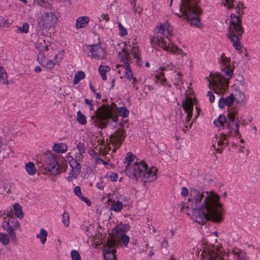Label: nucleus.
<instances>
[{"label":"nucleus","mask_w":260,"mask_h":260,"mask_svg":"<svg viewBox=\"0 0 260 260\" xmlns=\"http://www.w3.org/2000/svg\"><path fill=\"white\" fill-rule=\"evenodd\" d=\"M68 146L64 143H57L54 144L53 147V150L55 152L58 153H62L67 151Z\"/></svg>","instance_id":"obj_23"},{"label":"nucleus","mask_w":260,"mask_h":260,"mask_svg":"<svg viewBox=\"0 0 260 260\" xmlns=\"http://www.w3.org/2000/svg\"><path fill=\"white\" fill-rule=\"evenodd\" d=\"M200 0H182L180 10L183 15L190 20L191 24L199 27L201 23L199 16L202 10L198 6Z\"/></svg>","instance_id":"obj_7"},{"label":"nucleus","mask_w":260,"mask_h":260,"mask_svg":"<svg viewBox=\"0 0 260 260\" xmlns=\"http://www.w3.org/2000/svg\"><path fill=\"white\" fill-rule=\"evenodd\" d=\"M119 32V35L121 37L124 36L127 34L126 29L122 25L120 22L118 23Z\"/></svg>","instance_id":"obj_46"},{"label":"nucleus","mask_w":260,"mask_h":260,"mask_svg":"<svg viewBox=\"0 0 260 260\" xmlns=\"http://www.w3.org/2000/svg\"><path fill=\"white\" fill-rule=\"evenodd\" d=\"M46 168L51 174L56 175L60 173L59 162L56 156L49 154L45 157Z\"/></svg>","instance_id":"obj_12"},{"label":"nucleus","mask_w":260,"mask_h":260,"mask_svg":"<svg viewBox=\"0 0 260 260\" xmlns=\"http://www.w3.org/2000/svg\"><path fill=\"white\" fill-rule=\"evenodd\" d=\"M219 61L223 64V67H229L230 66L231 58L225 56L224 53H222L219 59Z\"/></svg>","instance_id":"obj_37"},{"label":"nucleus","mask_w":260,"mask_h":260,"mask_svg":"<svg viewBox=\"0 0 260 260\" xmlns=\"http://www.w3.org/2000/svg\"><path fill=\"white\" fill-rule=\"evenodd\" d=\"M218 106L220 108L223 109L225 105H226L225 102H224V98H220L218 101Z\"/></svg>","instance_id":"obj_51"},{"label":"nucleus","mask_w":260,"mask_h":260,"mask_svg":"<svg viewBox=\"0 0 260 260\" xmlns=\"http://www.w3.org/2000/svg\"><path fill=\"white\" fill-rule=\"evenodd\" d=\"M58 21L59 15L56 11H47L37 18V28L41 31H47L55 27Z\"/></svg>","instance_id":"obj_9"},{"label":"nucleus","mask_w":260,"mask_h":260,"mask_svg":"<svg viewBox=\"0 0 260 260\" xmlns=\"http://www.w3.org/2000/svg\"><path fill=\"white\" fill-rule=\"evenodd\" d=\"M77 120L81 125H84L87 122L86 116L80 111L77 113Z\"/></svg>","instance_id":"obj_35"},{"label":"nucleus","mask_w":260,"mask_h":260,"mask_svg":"<svg viewBox=\"0 0 260 260\" xmlns=\"http://www.w3.org/2000/svg\"><path fill=\"white\" fill-rule=\"evenodd\" d=\"M235 9L237 15L234 13H231L230 15V21L229 24L227 37L232 42L233 46L235 49L239 50L242 47L241 39L244 33V28L242 25L241 17L244 13L243 9L238 8Z\"/></svg>","instance_id":"obj_4"},{"label":"nucleus","mask_w":260,"mask_h":260,"mask_svg":"<svg viewBox=\"0 0 260 260\" xmlns=\"http://www.w3.org/2000/svg\"><path fill=\"white\" fill-rule=\"evenodd\" d=\"M177 77L176 79L175 80V82L174 83V84H177L179 82V81L181 80V77L182 76V74L180 72H178L176 74Z\"/></svg>","instance_id":"obj_58"},{"label":"nucleus","mask_w":260,"mask_h":260,"mask_svg":"<svg viewBox=\"0 0 260 260\" xmlns=\"http://www.w3.org/2000/svg\"><path fill=\"white\" fill-rule=\"evenodd\" d=\"M25 169L30 175H34L37 171L35 164L31 162H29L25 165Z\"/></svg>","instance_id":"obj_30"},{"label":"nucleus","mask_w":260,"mask_h":260,"mask_svg":"<svg viewBox=\"0 0 260 260\" xmlns=\"http://www.w3.org/2000/svg\"><path fill=\"white\" fill-rule=\"evenodd\" d=\"M161 246L162 247L167 248L168 247V241L165 239L161 243Z\"/></svg>","instance_id":"obj_62"},{"label":"nucleus","mask_w":260,"mask_h":260,"mask_svg":"<svg viewBox=\"0 0 260 260\" xmlns=\"http://www.w3.org/2000/svg\"><path fill=\"white\" fill-rule=\"evenodd\" d=\"M157 169L155 167L148 169L147 165L143 161H136L129 169H126V175L132 179H137L143 176L145 178L152 181L156 179Z\"/></svg>","instance_id":"obj_6"},{"label":"nucleus","mask_w":260,"mask_h":260,"mask_svg":"<svg viewBox=\"0 0 260 260\" xmlns=\"http://www.w3.org/2000/svg\"><path fill=\"white\" fill-rule=\"evenodd\" d=\"M181 105L183 110L187 114L185 120L182 119V121L186 123L190 121L192 116L193 102L192 98L186 96V99L182 101Z\"/></svg>","instance_id":"obj_14"},{"label":"nucleus","mask_w":260,"mask_h":260,"mask_svg":"<svg viewBox=\"0 0 260 260\" xmlns=\"http://www.w3.org/2000/svg\"><path fill=\"white\" fill-rule=\"evenodd\" d=\"M223 5L224 6H228V8L229 9H232L234 8V5L231 4L230 0H225Z\"/></svg>","instance_id":"obj_59"},{"label":"nucleus","mask_w":260,"mask_h":260,"mask_svg":"<svg viewBox=\"0 0 260 260\" xmlns=\"http://www.w3.org/2000/svg\"><path fill=\"white\" fill-rule=\"evenodd\" d=\"M115 246L116 242L115 240L112 238L107 239L104 252L105 260H117L116 255H115Z\"/></svg>","instance_id":"obj_13"},{"label":"nucleus","mask_w":260,"mask_h":260,"mask_svg":"<svg viewBox=\"0 0 260 260\" xmlns=\"http://www.w3.org/2000/svg\"><path fill=\"white\" fill-rule=\"evenodd\" d=\"M207 95L209 96V101L210 103L214 102L215 100V96L211 91H209L207 93Z\"/></svg>","instance_id":"obj_57"},{"label":"nucleus","mask_w":260,"mask_h":260,"mask_svg":"<svg viewBox=\"0 0 260 260\" xmlns=\"http://www.w3.org/2000/svg\"><path fill=\"white\" fill-rule=\"evenodd\" d=\"M14 212L15 216L21 219L23 217V214L22 210V207L18 203H16L13 205Z\"/></svg>","instance_id":"obj_25"},{"label":"nucleus","mask_w":260,"mask_h":260,"mask_svg":"<svg viewBox=\"0 0 260 260\" xmlns=\"http://www.w3.org/2000/svg\"><path fill=\"white\" fill-rule=\"evenodd\" d=\"M124 77L127 78V80H131L133 78V74L129 64H127L126 66H124Z\"/></svg>","instance_id":"obj_38"},{"label":"nucleus","mask_w":260,"mask_h":260,"mask_svg":"<svg viewBox=\"0 0 260 260\" xmlns=\"http://www.w3.org/2000/svg\"><path fill=\"white\" fill-rule=\"evenodd\" d=\"M125 132L124 129L121 128L115 131V132L110 136L109 139L110 143L114 146H116L117 148H119L125 139Z\"/></svg>","instance_id":"obj_15"},{"label":"nucleus","mask_w":260,"mask_h":260,"mask_svg":"<svg viewBox=\"0 0 260 260\" xmlns=\"http://www.w3.org/2000/svg\"><path fill=\"white\" fill-rule=\"evenodd\" d=\"M89 154L90 156L93 158H95L96 159V157H99V154L98 153H96L93 149H91L89 151Z\"/></svg>","instance_id":"obj_56"},{"label":"nucleus","mask_w":260,"mask_h":260,"mask_svg":"<svg viewBox=\"0 0 260 260\" xmlns=\"http://www.w3.org/2000/svg\"><path fill=\"white\" fill-rule=\"evenodd\" d=\"M164 70H173V65L170 64L167 65L166 67H164L161 68V72L159 73L156 74L155 76V82L156 83H159L160 84L167 86L168 88L171 87V85L167 82L166 78L165 77V75L162 72Z\"/></svg>","instance_id":"obj_18"},{"label":"nucleus","mask_w":260,"mask_h":260,"mask_svg":"<svg viewBox=\"0 0 260 260\" xmlns=\"http://www.w3.org/2000/svg\"><path fill=\"white\" fill-rule=\"evenodd\" d=\"M173 28L168 23L156 26L154 35L151 37L152 45L160 47L165 51L178 54H182V50L175 45L170 39L172 36Z\"/></svg>","instance_id":"obj_3"},{"label":"nucleus","mask_w":260,"mask_h":260,"mask_svg":"<svg viewBox=\"0 0 260 260\" xmlns=\"http://www.w3.org/2000/svg\"><path fill=\"white\" fill-rule=\"evenodd\" d=\"M235 94L236 96L238 97L239 100L244 101L245 98V96L243 91H244L245 90H241L238 88H236V87H235Z\"/></svg>","instance_id":"obj_41"},{"label":"nucleus","mask_w":260,"mask_h":260,"mask_svg":"<svg viewBox=\"0 0 260 260\" xmlns=\"http://www.w3.org/2000/svg\"><path fill=\"white\" fill-rule=\"evenodd\" d=\"M86 48L90 53V54H88V55L92 57L101 59L104 58L106 56L105 49L99 44L86 46Z\"/></svg>","instance_id":"obj_16"},{"label":"nucleus","mask_w":260,"mask_h":260,"mask_svg":"<svg viewBox=\"0 0 260 260\" xmlns=\"http://www.w3.org/2000/svg\"><path fill=\"white\" fill-rule=\"evenodd\" d=\"M237 82H238V83H237L238 85L236 88H238L241 90H246L247 87V83L245 81L243 76L240 77L239 78L237 79Z\"/></svg>","instance_id":"obj_39"},{"label":"nucleus","mask_w":260,"mask_h":260,"mask_svg":"<svg viewBox=\"0 0 260 260\" xmlns=\"http://www.w3.org/2000/svg\"><path fill=\"white\" fill-rule=\"evenodd\" d=\"M85 77V73L83 71H78L75 74L73 79V84H78L82 79Z\"/></svg>","instance_id":"obj_31"},{"label":"nucleus","mask_w":260,"mask_h":260,"mask_svg":"<svg viewBox=\"0 0 260 260\" xmlns=\"http://www.w3.org/2000/svg\"><path fill=\"white\" fill-rule=\"evenodd\" d=\"M237 112L235 111L230 112L228 114V121L227 123V127L230 131L228 133V136H231L233 132H235V134L238 136L239 134V120L236 117Z\"/></svg>","instance_id":"obj_11"},{"label":"nucleus","mask_w":260,"mask_h":260,"mask_svg":"<svg viewBox=\"0 0 260 260\" xmlns=\"http://www.w3.org/2000/svg\"><path fill=\"white\" fill-rule=\"evenodd\" d=\"M9 237V234L0 233V242L4 245H8L10 242Z\"/></svg>","instance_id":"obj_36"},{"label":"nucleus","mask_w":260,"mask_h":260,"mask_svg":"<svg viewBox=\"0 0 260 260\" xmlns=\"http://www.w3.org/2000/svg\"><path fill=\"white\" fill-rule=\"evenodd\" d=\"M11 152L10 146L4 144L2 142V139L0 137V161L5 158L7 157Z\"/></svg>","instance_id":"obj_20"},{"label":"nucleus","mask_w":260,"mask_h":260,"mask_svg":"<svg viewBox=\"0 0 260 260\" xmlns=\"http://www.w3.org/2000/svg\"><path fill=\"white\" fill-rule=\"evenodd\" d=\"M71 257L72 260H81L79 253L76 250H72L71 251Z\"/></svg>","instance_id":"obj_44"},{"label":"nucleus","mask_w":260,"mask_h":260,"mask_svg":"<svg viewBox=\"0 0 260 260\" xmlns=\"http://www.w3.org/2000/svg\"><path fill=\"white\" fill-rule=\"evenodd\" d=\"M235 99V98L234 95L233 94H231L229 96L224 98V102L227 106L230 107L234 104Z\"/></svg>","instance_id":"obj_42"},{"label":"nucleus","mask_w":260,"mask_h":260,"mask_svg":"<svg viewBox=\"0 0 260 260\" xmlns=\"http://www.w3.org/2000/svg\"><path fill=\"white\" fill-rule=\"evenodd\" d=\"M222 247H213L212 250L208 251V257L203 260H224ZM228 260H248L246 254L242 250L235 248L229 251L226 254Z\"/></svg>","instance_id":"obj_8"},{"label":"nucleus","mask_w":260,"mask_h":260,"mask_svg":"<svg viewBox=\"0 0 260 260\" xmlns=\"http://www.w3.org/2000/svg\"><path fill=\"white\" fill-rule=\"evenodd\" d=\"M55 64L53 61L51 60H48L46 62L45 61V63L42 64L43 67H45L46 68L48 69H52L54 68Z\"/></svg>","instance_id":"obj_47"},{"label":"nucleus","mask_w":260,"mask_h":260,"mask_svg":"<svg viewBox=\"0 0 260 260\" xmlns=\"http://www.w3.org/2000/svg\"><path fill=\"white\" fill-rule=\"evenodd\" d=\"M96 163H102L104 165H106L107 164V162H106L105 161H104L102 158H101L100 157H96Z\"/></svg>","instance_id":"obj_63"},{"label":"nucleus","mask_w":260,"mask_h":260,"mask_svg":"<svg viewBox=\"0 0 260 260\" xmlns=\"http://www.w3.org/2000/svg\"><path fill=\"white\" fill-rule=\"evenodd\" d=\"M37 4L40 7L45 8L46 9L52 10L53 9L52 5L48 1L46 0H39L37 2Z\"/></svg>","instance_id":"obj_34"},{"label":"nucleus","mask_w":260,"mask_h":260,"mask_svg":"<svg viewBox=\"0 0 260 260\" xmlns=\"http://www.w3.org/2000/svg\"><path fill=\"white\" fill-rule=\"evenodd\" d=\"M74 193L79 198L81 196L82 193L79 186H76L74 189Z\"/></svg>","instance_id":"obj_52"},{"label":"nucleus","mask_w":260,"mask_h":260,"mask_svg":"<svg viewBox=\"0 0 260 260\" xmlns=\"http://www.w3.org/2000/svg\"><path fill=\"white\" fill-rule=\"evenodd\" d=\"M0 82L4 85H8V76L5 69L0 66Z\"/></svg>","instance_id":"obj_24"},{"label":"nucleus","mask_w":260,"mask_h":260,"mask_svg":"<svg viewBox=\"0 0 260 260\" xmlns=\"http://www.w3.org/2000/svg\"><path fill=\"white\" fill-rule=\"evenodd\" d=\"M226 122V119L225 117L223 115L220 114L218 118L214 121L213 123L217 127H223Z\"/></svg>","instance_id":"obj_27"},{"label":"nucleus","mask_w":260,"mask_h":260,"mask_svg":"<svg viewBox=\"0 0 260 260\" xmlns=\"http://www.w3.org/2000/svg\"><path fill=\"white\" fill-rule=\"evenodd\" d=\"M132 54L134 55V56L135 58L137 59V62H139V60H140V56H139V53H138V51H139V49L137 47H136V46L135 47H133V49H132Z\"/></svg>","instance_id":"obj_49"},{"label":"nucleus","mask_w":260,"mask_h":260,"mask_svg":"<svg viewBox=\"0 0 260 260\" xmlns=\"http://www.w3.org/2000/svg\"><path fill=\"white\" fill-rule=\"evenodd\" d=\"M6 215L9 218L6 221V217H4L5 220L3 222V226L5 230L7 232L12 240L15 241L16 240V235L15 231L18 228L20 224L18 220L13 216L11 211L8 212Z\"/></svg>","instance_id":"obj_10"},{"label":"nucleus","mask_w":260,"mask_h":260,"mask_svg":"<svg viewBox=\"0 0 260 260\" xmlns=\"http://www.w3.org/2000/svg\"><path fill=\"white\" fill-rule=\"evenodd\" d=\"M89 18L87 16H82L79 17L76 22V26L77 28L85 27L88 24Z\"/></svg>","instance_id":"obj_22"},{"label":"nucleus","mask_w":260,"mask_h":260,"mask_svg":"<svg viewBox=\"0 0 260 260\" xmlns=\"http://www.w3.org/2000/svg\"><path fill=\"white\" fill-rule=\"evenodd\" d=\"M234 8H235V9L241 8V9H244L245 8V7L244 6V5L243 2H238V3L237 4L236 6H234Z\"/></svg>","instance_id":"obj_60"},{"label":"nucleus","mask_w":260,"mask_h":260,"mask_svg":"<svg viewBox=\"0 0 260 260\" xmlns=\"http://www.w3.org/2000/svg\"><path fill=\"white\" fill-rule=\"evenodd\" d=\"M47 236L48 233L47 231L44 229H41L40 230V233L37 235L36 237L38 239H40L41 243L43 244H44L46 242Z\"/></svg>","instance_id":"obj_29"},{"label":"nucleus","mask_w":260,"mask_h":260,"mask_svg":"<svg viewBox=\"0 0 260 260\" xmlns=\"http://www.w3.org/2000/svg\"><path fill=\"white\" fill-rule=\"evenodd\" d=\"M101 17L103 20H106V22H108L109 20V17L107 14H103L101 15Z\"/></svg>","instance_id":"obj_64"},{"label":"nucleus","mask_w":260,"mask_h":260,"mask_svg":"<svg viewBox=\"0 0 260 260\" xmlns=\"http://www.w3.org/2000/svg\"><path fill=\"white\" fill-rule=\"evenodd\" d=\"M121 241L124 246H127L129 243V238L128 236L125 234H122L121 237Z\"/></svg>","instance_id":"obj_48"},{"label":"nucleus","mask_w":260,"mask_h":260,"mask_svg":"<svg viewBox=\"0 0 260 260\" xmlns=\"http://www.w3.org/2000/svg\"><path fill=\"white\" fill-rule=\"evenodd\" d=\"M123 208V204L121 202L117 201H113L112 206L110 207V210L116 212H120Z\"/></svg>","instance_id":"obj_32"},{"label":"nucleus","mask_w":260,"mask_h":260,"mask_svg":"<svg viewBox=\"0 0 260 260\" xmlns=\"http://www.w3.org/2000/svg\"><path fill=\"white\" fill-rule=\"evenodd\" d=\"M29 24H28V23L25 22L23 24V25L22 27H18L17 31V32L19 31L20 32L26 34L29 31Z\"/></svg>","instance_id":"obj_43"},{"label":"nucleus","mask_w":260,"mask_h":260,"mask_svg":"<svg viewBox=\"0 0 260 260\" xmlns=\"http://www.w3.org/2000/svg\"><path fill=\"white\" fill-rule=\"evenodd\" d=\"M69 164L72 168V170L70 173L69 176L68 177V180L70 182L72 181L73 178H77L79 174L81 171V166L77 160L72 157L69 160Z\"/></svg>","instance_id":"obj_17"},{"label":"nucleus","mask_w":260,"mask_h":260,"mask_svg":"<svg viewBox=\"0 0 260 260\" xmlns=\"http://www.w3.org/2000/svg\"><path fill=\"white\" fill-rule=\"evenodd\" d=\"M11 186L7 183L0 182V194H5L10 192Z\"/></svg>","instance_id":"obj_28"},{"label":"nucleus","mask_w":260,"mask_h":260,"mask_svg":"<svg viewBox=\"0 0 260 260\" xmlns=\"http://www.w3.org/2000/svg\"><path fill=\"white\" fill-rule=\"evenodd\" d=\"M181 195L183 196V197H186L187 196L188 193H189V191H188V189L185 187H183L182 188H181Z\"/></svg>","instance_id":"obj_55"},{"label":"nucleus","mask_w":260,"mask_h":260,"mask_svg":"<svg viewBox=\"0 0 260 260\" xmlns=\"http://www.w3.org/2000/svg\"><path fill=\"white\" fill-rule=\"evenodd\" d=\"M83 202H84L88 206L91 205L90 201L86 197H83L82 194L79 197Z\"/></svg>","instance_id":"obj_53"},{"label":"nucleus","mask_w":260,"mask_h":260,"mask_svg":"<svg viewBox=\"0 0 260 260\" xmlns=\"http://www.w3.org/2000/svg\"><path fill=\"white\" fill-rule=\"evenodd\" d=\"M45 55L44 53L40 52L38 55V60L42 66L45 63Z\"/></svg>","instance_id":"obj_50"},{"label":"nucleus","mask_w":260,"mask_h":260,"mask_svg":"<svg viewBox=\"0 0 260 260\" xmlns=\"http://www.w3.org/2000/svg\"><path fill=\"white\" fill-rule=\"evenodd\" d=\"M85 103L86 104L88 105V106H90V110H93V101L92 100H89L87 99H85L84 100Z\"/></svg>","instance_id":"obj_54"},{"label":"nucleus","mask_w":260,"mask_h":260,"mask_svg":"<svg viewBox=\"0 0 260 260\" xmlns=\"http://www.w3.org/2000/svg\"><path fill=\"white\" fill-rule=\"evenodd\" d=\"M109 177L110 178L111 180L113 181H115L118 179V176H117V174L116 173H112L109 176Z\"/></svg>","instance_id":"obj_61"},{"label":"nucleus","mask_w":260,"mask_h":260,"mask_svg":"<svg viewBox=\"0 0 260 260\" xmlns=\"http://www.w3.org/2000/svg\"><path fill=\"white\" fill-rule=\"evenodd\" d=\"M220 199V196L213 190L201 191L191 188L187 206L193 210L196 222L201 224L209 220L220 223L223 219L224 210Z\"/></svg>","instance_id":"obj_1"},{"label":"nucleus","mask_w":260,"mask_h":260,"mask_svg":"<svg viewBox=\"0 0 260 260\" xmlns=\"http://www.w3.org/2000/svg\"><path fill=\"white\" fill-rule=\"evenodd\" d=\"M112 106L102 105L94 112V115L91 117L90 122L98 128L104 129L112 122L118 121L117 112L123 118L126 117L129 114V111L125 107H117L113 104Z\"/></svg>","instance_id":"obj_2"},{"label":"nucleus","mask_w":260,"mask_h":260,"mask_svg":"<svg viewBox=\"0 0 260 260\" xmlns=\"http://www.w3.org/2000/svg\"><path fill=\"white\" fill-rule=\"evenodd\" d=\"M62 222L66 227H68L70 223V215L67 211H64L62 215Z\"/></svg>","instance_id":"obj_40"},{"label":"nucleus","mask_w":260,"mask_h":260,"mask_svg":"<svg viewBox=\"0 0 260 260\" xmlns=\"http://www.w3.org/2000/svg\"><path fill=\"white\" fill-rule=\"evenodd\" d=\"M226 77L218 73L210 74L209 86L213 89L214 92L217 94L224 93L228 88L229 79L233 76V70L231 66L225 67L222 71Z\"/></svg>","instance_id":"obj_5"},{"label":"nucleus","mask_w":260,"mask_h":260,"mask_svg":"<svg viewBox=\"0 0 260 260\" xmlns=\"http://www.w3.org/2000/svg\"><path fill=\"white\" fill-rule=\"evenodd\" d=\"M228 134L221 133L219 138H215V140H213L212 146L216 150V151L219 153L222 152V149L227 145V142L224 143L223 141L226 140Z\"/></svg>","instance_id":"obj_19"},{"label":"nucleus","mask_w":260,"mask_h":260,"mask_svg":"<svg viewBox=\"0 0 260 260\" xmlns=\"http://www.w3.org/2000/svg\"><path fill=\"white\" fill-rule=\"evenodd\" d=\"M110 67L101 65L99 68V71L103 80L107 79L106 73L110 71Z\"/></svg>","instance_id":"obj_33"},{"label":"nucleus","mask_w":260,"mask_h":260,"mask_svg":"<svg viewBox=\"0 0 260 260\" xmlns=\"http://www.w3.org/2000/svg\"><path fill=\"white\" fill-rule=\"evenodd\" d=\"M136 156L134 155L132 152H128L127 153V156L125 158L124 163L125 164V172L126 173V169H129L130 167V164L132 161L134 160Z\"/></svg>","instance_id":"obj_26"},{"label":"nucleus","mask_w":260,"mask_h":260,"mask_svg":"<svg viewBox=\"0 0 260 260\" xmlns=\"http://www.w3.org/2000/svg\"><path fill=\"white\" fill-rule=\"evenodd\" d=\"M118 56L122 61L124 66H126L127 64H129V61L130 60V56L128 50L123 48L121 52L118 53Z\"/></svg>","instance_id":"obj_21"},{"label":"nucleus","mask_w":260,"mask_h":260,"mask_svg":"<svg viewBox=\"0 0 260 260\" xmlns=\"http://www.w3.org/2000/svg\"><path fill=\"white\" fill-rule=\"evenodd\" d=\"M77 148L80 155L85 152L86 147L84 143L80 142L77 145Z\"/></svg>","instance_id":"obj_45"}]
</instances>
